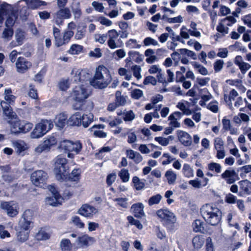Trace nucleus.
Here are the masks:
<instances>
[{"label":"nucleus","mask_w":251,"mask_h":251,"mask_svg":"<svg viewBox=\"0 0 251 251\" xmlns=\"http://www.w3.org/2000/svg\"><path fill=\"white\" fill-rule=\"evenodd\" d=\"M59 150L67 153L68 158L73 159L75 155L78 154L82 149V144L79 140L73 142L69 140H64L60 142L58 146Z\"/></svg>","instance_id":"nucleus-1"},{"label":"nucleus","mask_w":251,"mask_h":251,"mask_svg":"<svg viewBox=\"0 0 251 251\" xmlns=\"http://www.w3.org/2000/svg\"><path fill=\"white\" fill-rule=\"evenodd\" d=\"M53 171L56 179L62 181L67 174L70 172L68 160L61 155H57L54 159Z\"/></svg>","instance_id":"nucleus-2"},{"label":"nucleus","mask_w":251,"mask_h":251,"mask_svg":"<svg viewBox=\"0 0 251 251\" xmlns=\"http://www.w3.org/2000/svg\"><path fill=\"white\" fill-rule=\"evenodd\" d=\"M8 125L10 132L15 135L27 133L33 127L32 123L25 120H22L18 117L13 121H10Z\"/></svg>","instance_id":"nucleus-3"},{"label":"nucleus","mask_w":251,"mask_h":251,"mask_svg":"<svg viewBox=\"0 0 251 251\" xmlns=\"http://www.w3.org/2000/svg\"><path fill=\"white\" fill-rule=\"evenodd\" d=\"M68 126H80L81 125L85 128L88 127L93 121V116L91 117L87 114H83L76 112L72 114L68 119Z\"/></svg>","instance_id":"nucleus-4"},{"label":"nucleus","mask_w":251,"mask_h":251,"mask_svg":"<svg viewBox=\"0 0 251 251\" xmlns=\"http://www.w3.org/2000/svg\"><path fill=\"white\" fill-rule=\"evenodd\" d=\"M156 214L160 219V222L167 229L172 231L175 229V225L176 218L174 214L168 209H159L156 212Z\"/></svg>","instance_id":"nucleus-5"},{"label":"nucleus","mask_w":251,"mask_h":251,"mask_svg":"<svg viewBox=\"0 0 251 251\" xmlns=\"http://www.w3.org/2000/svg\"><path fill=\"white\" fill-rule=\"evenodd\" d=\"M54 126L52 120L46 119H41L40 122L37 123L31 133V137L32 138H39L43 137L48 131L51 130Z\"/></svg>","instance_id":"nucleus-6"},{"label":"nucleus","mask_w":251,"mask_h":251,"mask_svg":"<svg viewBox=\"0 0 251 251\" xmlns=\"http://www.w3.org/2000/svg\"><path fill=\"white\" fill-rule=\"evenodd\" d=\"M48 177V174L46 172L37 170L32 173L31 180L36 186L44 188L46 185Z\"/></svg>","instance_id":"nucleus-7"},{"label":"nucleus","mask_w":251,"mask_h":251,"mask_svg":"<svg viewBox=\"0 0 251 251\" xmlns=\"http://www.w3.org/2000/svg\"><path fill=\"white\" fill-rule=\"evenodd\" d=\"M57 142L58 140L55 135L52 134L48 136L43 142L36 148V151L40 153L49 151L52 147L57 145Z\"/></svg>","instance_id":"nucleus-8"},{"label":"nucleus","mask_w":251,"mask_h":251,"mask_svg":"<svg viewBox=\"0 0 251 251\" xmlns=\"http://www.w3.org/2000/svg\"><path fill=\"white\" fill-rule=\"evenodd\" d=\"M73 96L75 101L83 103L89 96L87 89L83 85L75 86L73 89Z\"/></svg>","instance_id":"nucleus-9"},{"label":"nucleus","mask_w":251,"mask_h":251,"mask_svg":"<svg viewBox=\"0 0 251 251\" xmlns=\"http://www.w3.org/2000/svg\"><path fill=\"white\" fill-rule=\"evenodd\" d=\"M72 15L70 9L67 7L61 8L54 15V19L57 25H62L64 19H69Z\"/></svg>","instance_id":"nucleus-10"},{"label":"nucleus","mask_w":251,"mask_h":251,"mask_svg":"<svg viewBox=\"0 0 251 251\" xmlns=\"http://www.w3.org/2000/svg\"><path fill=\"white\" fill-rule=\"evenodd\" d=\"M0 105L3 110L5 119L6 120L8 124H9L10 121H13L18 117L8 103L6 102L5 101H2L0 103Z\"/></svg>","instance_id":"nucleus-11"},{"label":"nucleus","mask_w":251,"mask_h":251,"mask_svg":"<svg viewBox=\"0 0 251 251\" xmlns=\"http://www.w3.org/2000/svg\"><path fill=\"white\" fill-rule=\"evenodd\" d=\"M68 116L66 112H62L56 114L53 120V124L59 130L63 129L66 125H68Z\"/></svg>","instance_id":"nucleus-12"},{"label":"nucleus","mask_w":251,"mask_h":251,"mask_svg":"<svg viewBox=\"0 0 251 251\" xmlns=\"http://www.w3.org/2000/svg\"><path fill=\"white\" fill-rule=\"evenodd\" d=\"M10 5V6L7 7L8 9L7 13L4 14V16L8 15L5 21L6 27L12 28L18 18V12L17 10L14 9L11 4Z\"/></svg>","instance_id":"nucleus-13"},{"label":"nucleus","mask_w":251,"mask_h":251,"mask_svg":"<svg viewBox=\"0 0 251 251\" xmlns=\"http://www.w3.org/2000/svg\"><path fill=\"white\" fill-rule=\"evenodd\" d=\"M97 212L98 210L96 208L88 203L82 204L78 210L79 215L87 218H92Z\"/></svg>","instance_id":"nucleus-14"},{"label":"nucleus","mask_w":251,"mask_h":251,"mask_svg":"<svg viewBox=\"0 0 251 251\" xmlns=\"http://www.w3.org/2000/svg\"><path fill=\"white\" fill-rule=\"evenodd\" d=\"M221 177L228 184H233L239 179L238 174L233 169H227L221 175Z\"/></svg>","instance_id":"nucleus-15"},{"label":"nucleus","mask_w":251,"mask_h":251,"mask_svg":"<svg viewBox=\"0 0 251 251\" xmlns=\"http://www.w3.org/2000/svg\"><path fill=\"white\" fill-rule=\"evenodd\" d=\"M32 66L31 62L23 56L19 57L16 62L17 71L20 73H25Z\"/></svg>","instance_id":"nucleus-16"},{"label":"nucleus","mask_w":251,"mask_h":251,"mask_svg":"<svg viewBox=\"0 0 251 251\" xmlns=\"http://www.w3.org/2000/svg\"><path fill=\"white\" fill-rule=\"evenodd\" d=\"M221 212L217 208L213 209L212 211L207 212L206 219L205 221L211 226L217 225L221 220Z\"/></svg>","instance_id":"nucleus-17"},{"label":"nucleus","mask_w":251,"mask_h":251,"mask_svg":"<svg viewBox=\"0 0 251 251\" xmlns=\"http://www.w3.org/2000/svg\"><path fill=\"white\" fill-rule=\"evenodd\" d=\"M81 177V170L80 168H74L71 172H69L62 181H70L78 183Z\"/></svg>","instance_id":"nucleus-18"},{"label":"nucleus","mask_w":251,"mask_h":251,"mask_svg":"<svg viewBox=\"0 0 251 251\" xmlns=\"http://www.w3.org/2000/svg\"><path fill=\"white\" fill-rule=\"evenodd\" d=\"M52 193L53 195L52 197H47L46 198V202L47 204L52 206H57L61 204L62 201L61 200L62 199V197L59 192L54 187Z\"/></svg>","instance_id":"nucleus-19"},{"label":"nucleus","mask_w":251,"mask_h":251,"mask_svg":"<svg viewBox=\"0 0 251 251\" xmlns=\"http://www.w3.org/2000/svg\"><path fill=\"white\" fill-rule=\"evenodd\" d=\"M30 213L29 210H26L22 216L23 220L19 223V229L22 230H27L30 231V227L31 224V218L27 215Z\"/></svg>","instance_id":"nucleus-20"},{"label":"nucleus","mask_w":251,"mask_h":251,"mask_svg":"<svg viewBox=\"0 0 251 251\" xmlns=\"http://www.w3.org/2000/svg\"><path fill=\"white\" fill-rule=\"evenodd\" d=\"M177 134L179 141L183 145L188 147L192 144V138L187 132L179 130L177 131Z\"/></svg>","instance_id":"nucleus-21"},{"label":"nucleus","mask_w":251,"mask_h":251,"mask_svg":"<svg viewBox=\"0 0 251 251\" xmlns=\"http://www.w3.org/2000/svg\"><path fill=\"white\" fill-rule=\"evenodd\" d=\"M74 32L71 30L65 31L64 32L63 38L61 36L58 39L57 43H54V45L56 47H60L63 45L68 44L73 37Z\"/></svg>","instance_id":"nucleus-22"},{"label":"nucleus","mask_w":251,"mask_h":251,"mask_svg":"<svg viewBox=\"0 0 251 251\" xmlns=\"http://www.w3.org/2000/svg\"><path fill=\"white\" fill-rule=\"evenodd\" d=\"M128 57L125 59L126 64L132 63V60L137 63H140L143 61V55L137 51L130 50L128 52Z\"/></svg>","instance_id":"nucleus-23"},{"label":"nucleus","mask_w":251,"mask_h":251,"mask_svg":"<svg viewBox=\"0 0 251 251\" xmlns=\"http://www.w3.org/2000/svg\"><path fill=\"white\" fill-rule=\"evenodd\" d=\"M90 241H94V238L84 234L77 237L75 243L79 248H84L89 246Z\"/></svg>","instance_id":"nucleus-24"},{"label":"nucleus","mask_w":251,"mask_h":251,"mask_svg":"<svg viewBox=\"0 0 251 251\" xmlns=\"http://www.w3.org/2000/svg\"><path fill=\"white\" fill-rule=\"evenodd\" d=\"M103 78V76L101 72L97 69L93 78L90 81V84L92 86L96 88H104V86H103V84L99 81V80H101Z\"/></svg>","instance_id":"nucleus-25"},{"label":"nucleus","mask_w":251,"mask_h":251,"mask_svg":"<svg viewBox=\"0 0 251 251\" xmlns=\"http://www.w3.org/2000/svg\"><path fill=\"white\" fill-rule=\"evenodd\" d=\"M144 205L141 202H138L132 205L131 210L134 216L137 218H141L145 215L144 212Z\"/></svg>","instance_id":"nucleus-26"},{"label":"nucleus","mask_w":251,"mask_h":251,"mask_svg":"<svg viewBox=\"0 0 251 251\" xmlns=\"http://www.w3.org/2000/svg\"><path fill=\"white\" fill-rule=\"evenodd\" d=\"M182 115V113L179 111H175L172 113L168 117V120H170L169 125L173 128L179 127L180 124L177 121V120L180 119Z\"/></svg>","instance_id":"nucleus-27"},{"label":"nucleus","mask_w":251,"mask_h":251,"mask_svg":"<svg viewBox=\"0 0 251 251\" xmlns=\"http://www.w3.org/2000/svg\"><path fill=\"white\" fill-rule=\"evenodd\" d=\"M0 208L5 211L7 215L11 217H14L18 214V211L10 205L9 202H1Z\"/></svg>","instance_id":"nucleus-28"},{"label":"nucleus","mask_w":251,"mask_h":251,"mask_svg":"<svg viewBox=\"0 0 251 251\" xmlns=\"http://www.w3.org/2000/svg\"><path fill=\"white\" fill-rule=\"evenodd\" d=\"M26 2L28 7L31 9H37L41 6H46L47 3L41 0H23Z\"/></svg>","instance_id":"nucleus-29"},{"label":"nucleus","mask_w":251,"mask_h":251,"mask_svg":"<svg viewBox=\"0 0 251 251\" xmlns=\"http://www.w3.org/2000/svg\"><path fill=\"white\" fill-rule=\"evenodd\" d=\"M126 153L128 158L133 159L136 164L140 163L143 160L142 155L139 152L132 150H127Z\"/></svg>","instance_id":"nucleus-30"},{"label":"nucleus","mask_w":251,"mask_h":251,"mask_svg":"<svg viewBox=\"0 0 251 251\" xmlns=\"http://www.w3.org/2000/svg\"><path fill=\"white\" fill-rule=\"evenodd\" d=\"M240 188L245 194L250 195L251 193V182L247 179L239 182Z\"/></svg>","instance_id":"nucleus-31"},{"label":"nucleus","mask_w":251,"mask_h":251,"mask_svg":"<svg viewBox=\"0 0 251 251\" xmlns=\"http://www.w3.org/2000/svg\"><path fill=\"white\" fill-rule=\"evenodd\" d=\"M29 231L19 229V231L17 233V238L18 241L22 243L27 241L29 237Z\"/></svg>","instance_id":"nucleus-32"},{"label":"nucleus","mask_w":251,"mask_h":251,"mask_svg":"<svg viewBox=\"0 0 251 251\" xmlns=\"http://www.w3.org/2000/svg\"><path fill=\"white\" fill-rule=\"evenodd\" d=\"M8 6H10V4L4 2L0 5V27L1 26L4 21V15L7 13Z\"/></svg>","instance_id":"nucleus-33"},{"label":"nucleus","mask_w":251,"mask_h":251,"mask_svg":"<svg viewBox=\"0 0 251 251\" xmlns=\"http://www.w3.org/2000/svg\"><path fill=\"white\" fill-rule=\"evenodd\" d=\"M192 243L195 249H199L201 248L204 244V238L203 235L195 236L192 240Z\"/></svg>","instance_id":"nucleus-34"},{"label":"nucleus","mask_w":251,"mask_h":251,"mask_svg":"<svg viewBox=\"0 0 251 251\" xmlns=\"http://www.w3.org/2000/svg\"><path fill=\"white\" fill-rule=\"evenodd\" d=\"M127 200L126 198H118L113 199L114 201L117 202L115 204L116 207H120L124 209H126L128 207Z\"/></svg>","instance_id":"nucleus-35"},{"label":"nucleus","mask_w":251,"mask_h":251,"mask_svg":"<svg viewBox=\"0 0 251 251\" xmlns=\"http://www.w3.org/2000/svg\"><path fill=\"white\" fill-rule=\"evenodd\" d=\"M72 244L68 239H63L60 242V248L62 251H71Z\"/></svg>","instance_id":"nucleus-36"},{"label":"nucleus","mask_w":251,"mask_h":251,"mask_svg":"<svg viewBox=\"0 0 251 251\" xmlns=\"http://www.w3.org/2000/svg\"><path fill=\"white\" fill-rule=\"evenodd\" d=\"M192 227L194 231L202 232V230H204L203 222L200 220L197 219L192 223Z\"/></svg>","instance_id":"nucleus-37"},{"label":"nucleus","mask_w":251,"mask_h":251,"mask_svg":"<svg viewBox=\"0 0 251 251\" xmlns=\"http://www.w3.org/2000/svg\"><path fill=\"white\" fill-rule=\"evenodd\" d=\"M83 50V47L78 44H73L68 51L71 54H78L81 53Z\"/></svg>","instance_id":"nucleus-38"},{"label":"nucleus","mask_w":251,"mask_h":251,"mask_svg":"<svg viewBox=\"0 0 251 251\" xmlns=\"http://www.w3.org/2000/svg\"><path fill=\"white\" fill-rule=\"evenodd\" d=\"M70 86V83L69 79H61L58 82V88L62 91H66Z\"/></svg>","instance_id":"nucleus-39"},{"label":"nucleus","mask_w":251,"mask_h":251,"mask_svg":"<svg viewBox=\"0 0 251 251\" xmlns=\"http://www.w3.org/2000/svg\"><path fill=\"white\" fill-rule=\"evenodd\" d=\"M4 93V100H6V102L10 105V103L14 102L16 97L12 95V90L10 88L5 89Z\"/></svg>","instance_id":"nucleus-40"},{"label":"nucleus","mask_w":251,"mask_h":251,"mask_svg":"<svg viewBox=\"0 0 251 251\" xmlns=\"http://www.w3.org/2000/svg\"><path fill=\"white\" fill-rule=\"evenodd\" d=\"M132 181L134 184V186L136 190H141L145 187V183L140 180L139 178L137 176L133 177Z\"/></svg>","instance_id":"nucleus-41"},{"label":"nucleus","mask_w":251,"mask_h":251,"mask_svg":"<svg viewBox=\"0 0 251 251\" xmlns=\"http://www.w3.org/2000/svg\"><path fill=\"white\" fill-rule=\"evenodd\" d=\"M182 171L185 177H190L193 176V170L188 164L185 163L183 165Z\"/></svg>","instance_id":"nucleus-42"},{"label":"nucleus","mask_w":251,"mask_h":251,"mask_svg":"<svg viewBox=\"0 0 251 251\" xmlns=\"http://www.w3.org/2000/svg\"><path fill=\"white\" fill-rule=\"evenodd\" d=\"M165 176L169 184H173L176 180V175L172 170H169L165 173Z\"/></svg>","instance_id":"nucleus-43"},{"label":"nucleus","mask_w":251,"mask_h":251,"mask_svg":"<svg viewBox=\"0 0 251 251\" xmlns=\"http://www.w3.org/2000/svg\"><path fill=\"white\" fill-rule=\"evenodd\" d=\"M126 219L130 225L135 226L140 230L143 228V225L141 222L138 220L135 219L132 216H128Z\"/></svg>","instance_id":"nucleus-44"},{"label":"nucleus","mask_w":251,"mask_h":251,"mask_svg":"<svg viewBox=\"0 0 251 251\" xmlns=\"http://www.w3.org/2000/svg\"><path fill=\"white\" fill-rule=\"evenodd\" d=\"M126 46L129 49H139L141 45L138 44L135 39H130L126 42Z\"/></svg>","instance_id":"nucleus-45"},{"label":"nucleus","mask_w":251,"mask_h":251,"mask_svg":"<svg viewBox=\"0 0 251 251\" xmlns=\"http://www.w3.org/2000/svg\"><path fill=\"white\" fill-rule=\"evenodd\" d=\"M119 176L123 182H126L129 180V174L127 169H121V171L119 173Z\"/></svg>","instance_id":"nucleus-46"},{"label":"nucleus","mask_w":251,"mask_h":251,"mask_svg":"<svg viewBox=\"0 0 251 251\" xmlns=\"http://www.w3.org/2000/svg\"><path fill=\"white\" fill-rule=\"evenodd\" d=\"M35 237L38 240H46L50 238V235L45 231L40 230L36 233Z\"/></svg>","instance_id":"nucleus-47"},{"label":"nucleus","mask_w":251,"mask_h":251,"mask_svg":"<svg viewBox=\"0 0 251 251\" xmlns=\"http://www.w3.org/2000/svg\"><path fill=\"white\" fill-rule=\"evenodd\" d=\"M238 96V93L235 89H232L230 92L228 98V105L230 109L232 108V100H234L236 97Z\"/></svg>","instance_id":"nucleus-48"},{"label":"nucleus","mask_w":251,"mask_h":251,"mask_svg":"<svg viewBox=\"0 0 251 251\" xmlns=\"http://www.w3.org/2000/svg\"><path fill=\"white\" fill-rule=\"evenodd\" d=\"M162 199L161 195L158 194L151 196L148 201V204L150 206L158 204L160 202Z\"/></svg>","instance_id":"nucleus-49"},{"label":"nucleus","mask_w":251,"mask_h":251,"mask_svg":"<svg viewBox=\"0 0 251 251\" xmlns=\"http://www.w3.org/2000/svg\"><path fill=\"white\" fill-rule=\"evenodd\" d=\"M221 166L220 164L212 162L208 164V169L211 171H215L216 173L221 172Z\"/></svg>","instance_id":"nucleus-50"},{"label":"nucleus","mask_w":251,"mask_h":251,"mask_svg":"<svg viewBox=\"0 0 251 251\" xmlns=\"http://www.w3.org/2000/svg\"><path fill=\"white\" fill-rule=\"evenodd\" d=\"M29 96L35 100L38 99V94L37 93V90L35 87V85L33 84L29 85V90L28 92Z\"/></svg>","instance_id":"nucleus-51"},{"label":"nucleus","mask_w":251,"mask_h":251,"mask_svg":"<svg viewBox=\"0 0 251 251\" xmlns=\"http://www.w3.org/2000/svg\"><path fill=\"white\" fill-rule=\"evenodd\" d=\"M179 51L180 54L182 55H187L188 57H190L193 59H197V55L192 50H189L187 49H180Z\"/></svg>","instance_id":"nucleus-52"},{"label":"nucleus","mask_w":251,"mask_h":251,"mask_svg":"<svg viewBox=\"0 0 251 251\" xmlns=\"http://www.w3.org/2000/svg\"><path fill=\"white\" fill-rule=\"evenodd\" d=\"M143 83L145 85L151 84L153 86H155L157 83V79L153 76L149 75L145 77Z\"/></svg>","instance_id":"nucleus-53"},{"label":"nucleus","mask_w":251,"mask_h":251,"mask_svg":"<svg viewBox=\"0 0 251 251\" xmlns=\"http://www.w3.org/2000/svg\"><path fill=\"white\" fill-rule=\"evenodd\" d=\"M224 62L222 59L217 60L213 64V68L215 73L220 72L223 68Z\"/></svg>","instance_id":"nucleus-54"},{"label":"nucleus","mask_w":251,"mask_h":251,"mask_svg":"<svg viewBox=\"0 0 251 251\" xmlns=\"http://www.w3.org/2000/svg\"><path fill=\"white\" fill-rule=\"evenodd\" d=\"M115 101L119 106L124 105L126 103V100L123 96H121V92L120 91L116 92Z\"/></svg>","instance_id":"nucleus-55"},{"label":"nucleus","mask_w":251,"mask_h":251,"mask_svg":"<svg viewBox=\"0 0 251 251\" xmlns=\"http://www.w3.org/2000/svg\"><path fill=\"white\" fill-rule=\"evenodd\" d=\"M72 221L75 225L79 228H83L85 226L84 223L82 222L80 218L78 216L73 217Z\"/></svg>","instance_id":"nucleus-56"},{"label":"nucleus","mask_w":251,"mask_h":251,"mask_svg":"<svg viewBox=\"0 0 251 251\" xmlns=\"http://www.w3.org/2000/svg\"><path fill=\"white\" fill-rule=\"evenodd\" d=\"M131 69L133 71V75L137 79H140L141 78V68L140 66L135 65L131 67Z\"/></svg>","instance_id":"nucleus-57"},{"label":"nucleus","mask_w":251,"mask_h":251,"mask_svg":"<svg viewBox=\"0 0 251 251\" xmlns=\"http://www.w3.org/2000/svg\"><path fill=\"white\" fill-rule=\"evenodd\" d=\"M13 33V30L12 28H5L2 32V37L4 39H9L12 37Z\"/></svg>","instance_id":"nucleus-58"},{"label":"nucleus","mask_w":251,"mask_h":251,"mask_svg":"<svg viewBox=\"0 0 251 251\" xmlns=\"http://www.w3.org/2000/svg\"><path fill=\"white\" fill-rule=\"evenodd\" d=\"M221 22L224 23L228 26H231L232 24L236 22V20L233 16H229L222 19Z\"/></svg>","instance_id":"nucleus-59"},{"label":"nucleus","mask_w":251,"mask_h":251,"mask_svg":"<svg viewBox=\"0 0 251 251\" xmlns=\"http://www.w3.org/2000/svg\"><path fill=\"white\" fill-rule=\"evenodd\" d=\"M197 91H199V93L201 94L200 91L201 90L200 89L199 85L197 84H195L193 88L187 92L186 95L194 97L197 93Z\"/></svg>","instance_id":"nucleus-60"},{"label":"nucleus","mask_w":251,"mask_h":251,"mask_svg":"<svg viewBox=\"0 0 251 251\" xmlns=\"http://www.w3.org/2000/svg\"><path fill=\"white\" fill-rule=\"evenodd\" d=\"M143 95V91L138 89H135L131 92V96L132 98L138 100L141 98Z\"/></svg>","instance_id":"nucleus-61"},{"label":"nucleus","mask_w":251,"mask_h":251,"mask_svg":"<svg viewBox=\"0 0 251 251\" xmlns=\"http://www.w3.org/2000/svg\"><path fill=\"white\" fill-rule=\"evenodd\" d=\"M206 107L214 113H217L218 111V102L216 101L210 102L207 104Z\"/></svg>","instance_id":"nucleus-62"},{"label":"nucleus","mask_w":251,"mask_h":251,"mask_svg":"<svg viewBox=\"0 0 251 251\" xmlns=\"http://www.w3.org/2000/svg\"><path fill=\"white\" fill-rule=\"evenodd\" d=\"M225 201L229 204L236 203L237 199V197L231 193H228L225 197Z\"/></svg>","instance_id":"nucleus-63"},{"label":"nucleus","mask_w":251,"mask_h":251,"mask_svg":"<svg viewBox=\"0 0 251 251\" xmlns=\"http://www.w3.org/2000/svg\"><path fill=\"white\" fill-rule=\"evenodd\" d=\"M135 118V114L132 110H130L127 111L123 117V120L125 122L131 121Z\"/></svg>","instance_id":"nucleus-64"}]
</instances>
